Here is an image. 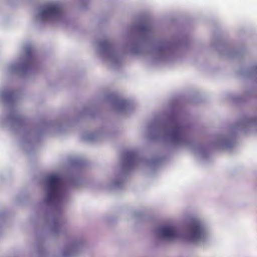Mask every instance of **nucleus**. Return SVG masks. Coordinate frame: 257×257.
Returning <instances> with one entry per match:
<instances>
[{"instance_id": "obj_1", "label": "nucleus", "mask_w": 257, "mask_h": 257, "mask_svg": "<svg viewBox=\"0 0 257 257\" xmlns=\"http://www.w3.org/2000/svg\"><path fill=\"white\" fill-rule=\"evenodd\" d=\"M63 182V179L60 176L52 175L48 177L49 189L46 199L48 204H51L59 199Z\"/></svg>"}, {"instance_id": "obj_2", "label": "nucleus", "mask_w": 257, "mask_h": 257, "mask_svg": "<svg viewBox=\"0 0 257 257\" xmlns=\"http://www.w3.org/2000/svg\"><path fill=\"white\" fill-rule=\"evenodd\" d=\"M40 15L43 20L49 19H59L63 17L64 12L60 6L55 5L45 7L41 11Z\"/></svg>"}, {"instance_id": "obj_3", "label": "nucleus", "mask_w": 257, "mask_h": 257, "mask_svg": "<svg viewBox=\"0 0 257 257\" xmlns=\"http://www.w3.org/2000/svg\"><path fill=\"white\" fill-rule=\"evenodd\" d=\"M159 230L163 237L168 239L177 238L180 235L179 231L173 226H163Z\"/></svg>"}, {"instance_id": "obj_4", "label": "nucleus", "mask_w": 257, "mask_h": 257, "mask_svg": "<svg viewBox=\"0 0 257 257\" xmlns=\"http://www.w3.org/2000/svg\"><path fill=\"white\" fill-rule=\"evenodd\" d=\"M204 230L201 225L197 223L192 226L190 228V238L191 240H195L204 237Z\"/></svg>"}, {"instance_id": "obj_5", "label": "nucleus", "mask_w": 257, "mask_h": 257, "mask_svg": "<svg viewBox=\"0 0 257 257\" xmlns=\"http://www.w3.org/2000/svg\"><path fill=\"white\" fill-rule=\"evenodd\" d=\"M170 137L174 142H179L184 139L183 128L180 125H176L172 128Z\"/></svg>"}, {"instance_id": "obj_6", "label": "nucleus", "mask_w": 257, "mask_h": 257, "mask_svg": "<svg viewBox=\"0 0 257 257\" xmlns=\"http://www.w3.org/2000/svg\"><path fill=\"white\" fill-rule=\"evenodd\" d=\"M136 159V154L134 152H128L125 156V160L129 164H133Z\"/></svg>"}]
</instances>
